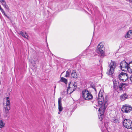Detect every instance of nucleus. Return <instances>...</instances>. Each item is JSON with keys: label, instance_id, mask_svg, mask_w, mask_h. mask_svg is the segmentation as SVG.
I'll return each instance as SVG.
<instances>
[{"label": "nucleus", "instance_id": "f257e3e1", "mask_svg": "<svg viewBox=\"0 0 132 132\" xmlns=\"http://www.w3.org/2000/svg\"><path fill=\"white\" fill-rule=\"evenodd\" d=\"M104 91L103 89H101L98 94V106L100 107L98 110L99 115V119L101 121L103 119L104 112L106 109L107 105V102L108 99V96H105L104 98L103 96Z\"/></svg>", "mask_w": 132, "mask_h": 132}, {"label": "nucleus", "instance_id": "f03ea898", "mask_svg": "<svg viewBox=\"0 0 132 132\" xmlns=\"http://www.w3.org/2000/svg\"><path fill=\"white\" fill-rule=\"evenodd\" d=\"M82 96L84 99L87 100H90L93 98V96L91 93L87 89H85L82 91Z\"/></svg>", "mask_w": 132, "mask_h": 132}, {"label": "nucleus", "instance_id": "7ed1b4c3", "mask_svg": "<svg viewBox=\"0 0 132 132\" xmlns=\"http://www.w3.org/2000/svg\"><path fill=\"white\" fill-rule=\"evenodd\" d=\"M6 104L4 106V108L5 110V116L6 117L9 116V110L10 109V98L8 97H6Z\"/></svg>", "mask_w": 132, "mask_h": 132}, {"label": "nucleus", "instance_id": "20e7f679", "mask_svg": "<svg viewBox=\"0 0 132 132\" xmlns=\"http://www.w3.org/2000/svg\"><path fill=\"white\" fill-rule=\"evenodd\" d=\"M104 45V42H101L98 45L97 48V50L98 51V53L100 54L102 56L104 55L105 47Z\"/></svg>", "mask_w": 132, "mask_h": 132}, {"label": "nucleus", "instance_id": "39448f33", "mask_svg": "<svg viewBox=\"0 0 132 132\" xmlns=\"http://www.w3.org/2000/svg\"><path fill=\"white\" fill-rule=\"evenodd\" d=\"M77 87V86L75 83L74 84L72 82H70L69 84V86L67 89V93L69 94L71 93L75 90Z\"/></svg>", "mask_w": 132, "mask_h": 132}, {"label": "nucleus", "instance_id": "423d86ee", "mask_svg": "<svg viewBox=\"0 0 132 132\" xmlns=\"http://www.w3.org/2000/svg\"><path fill=\"white\" fill-rule=\"evenodd\" d=\"M123 126L127 129H131L132 130V121L130 120L125 119L123 123Z\"/></svg>", "mask_w": 132, "mask_h": 132}, {"label": "nucleus", "instance_id": "0eeeda50", "mask_svg": "<svg viewBox=\"0 0 132 132\" xmlns=\"http://www.w3.org/2000/svg\"><path fill=\"white\" fill-rule=\"evenodd\" d=\"M119 79L122 81H126L128 78V74L126 73L123 72H121L118 76Z\"/></svg>", "mask_w": 132, "mask_h": 132}, {"label": "nucleus", "instance_id": "6e6552de", "mask_svg": "<svg viewBox=\"0 0 132 132\" xmlns=\"http://www.w3.org/2000/svg\"><path fill=\"white\" fill-rule=\"evenodd\" d=\"M132 111V107L129 105H124L121 108V111L123 113H128Z\"/></svg>", "mask_w": 132, "mask_h": 132}, {"label": "nucleus", "instance_id": "1a4fd4ad", "mask_svg": "<svg viewBox=\"0 0 132 132\" xmlns=\"http://www.w3.org/2000/svg\"><path fill=\"white\" fill-rule=\"evenodd\" d=\"M61 100V97H60L59 98L58 100V109L59 111L60 112L62 111L63 109V108L62 106Z\"/></svg>", "mask_w": 132, "mask_h": 132}, {"label": "nucleus", "instance_id": "9d476101", "mask_svg": "<svg viewBox=\"0 0 132 132\" xmlns=\"http://www.w3.org/2000/svg\"><path fill=\"white\" fill-rule=\"evenodd\" d=\"M115 68L114 67H110L109 70L107 72V74L110 76L114 72Z\"/></svg>", "mask_w": 132, "mask_h": 132}, {"label": "nucleus", "instance_id": "9b49d317", "mask_svg": "<svg viewBox=\"0 0 132 132\" xmlns=\"http://www.w3.org/2000/svg\"><path fill=\"white\" fill-rule=\"evenodd\" d=\"M126 84L125 83H121L119 85V89L120 90H124L125 89Z\"/></svg>", "mask_w": 132, "mask_h": 132}, {"label": "nucleus", "instance_id": "f8f14e48", "mask_svg": "<svg viewBox=\"0 0 132 132\" xmlns=\"http://www.w3.org/2000/svg\"><path fill=\"white\" fill-rule=\"evenodd\" d=\"M72 77L74 78H77L78 76V74H77L75 70H73L71 74Z\"/></svg>", "mask_w": 132, "mask_h": 132}, {"label": "nucleus", "instance_id": "ddd939ff", "mask_svg": "<svg viewBox=\"0 0 132 132\" xmlns=\"http://www.w3.org/2000/svg\"><path fill=\"white\" fill-rule=\"evenodd\" d=\"M18 34L19 35H21L22 36L26 38H28V35L26 32H23L22 31H20L18 33Z\"/></svg>", "mask_w": 132, "mask_h": 132}, {"label": "nucleus", "instance_id": "4468645a", "mask_svg": "<svg viewBox=\"0 0 132 132\" xmlns=\"http://www.w3.org/2000/svg\"><path fill=\"white\" fill-rule=\"evenodd\" d=\"M128 97V96L126 94H123L120 96L121 101H123L125 100Z\"/></svg>", "mask_w": 132, "mask_h": 132}, {"label": "nucleus", "instance_id": "2eb2a0df", "mask_svg": "<svg viewBox=\"0 0 132 132\" xmlns=\"http://www.w3.org/2000/svg\"><path fill=\"white\" fill-rule=\"evenodd\" d=\"M132 35V30H129L127 34L125 35V37L126 38H128L130 37V36Z\"/></svg>", "mask_w": 132, "mask_h": 132}, {"label": "nucleus", "instance_id": "dca6fc26", "mask_svg": "<svg viewBox=\"0 0 132 132\" xmlns=\"http://www.w3.org/2000/svg\"><path fill=\"white\" fill-rule=\"evenodd\" d=\"M128 66V63H127L125 61L123 60L121 62L120 64V66Z\"/></svg>", "mask_w": 132, "mask_h": 132}, {"label": "nucleus", "instance_id": "f3484780", "mask_svg": "<svg viewBox=\"0 0 132 132\" xmlns=\"http://www.w3.org/2000/svg\"><path fill=\"white\" fill-rule=\"evenodd\" d=\"M110 66H116L118 65L114 61L111 60L110 62H109Z\"/></svg>", "mask_w": 132, "mask_h": 132}, {"label": "nucleus", "instance_id": "a211bd4d", "mask_svg": "<svg viewBox=\"0 0 132 132\" xmlns=\"http://www.w3.org/2000/svg\"><path fill=\"white\" fill-rule=\"evenodd\" d=\"M0 2L4 7L7 9L8 8V6L6 5V3L4 0H0Z\"/></svg>", "mask_w": 132, "mask_h": 132}, {"label": "nucleus", "instance_id": "6ab92c4d", "mask_svg": "<svg viewBox=\"0 0 132 132\" xmlns=\"http://www.w3.org/2000/svg\"><path fill=\"white\" fill-rule=\"evenodd\" d=\"M122 71H128L127 68L129 67H120Z\"/></svg>", "mask_w": 132, "mask_h": 132}, {"label": "nucleus", "instance_id": "aec40b11", "mask_svg": "<svg viewBox=\"0 0 132 132\" xmlns=\"http://www.w3.org/2000/svg\"><path fill=\"white\" fill-rule=\"evenodd\" d=\"M60 81L64 82L65 84H67V80L64 77H61V78Z\"/></svg>", "mask_w": 132, "mask_h": 132}, {"label": "nucleus", "instance_id": "412c9836", "mask_svg": "<svg viewBox=\"0 0 132 132\" xmlns=\"http://www.w3.org/2000/svg\"><path fill=\"white\" fill-rule=\"evenodd\" d=\"M5 125V123H4L2 120L0 121V128H2L4 127Z\"/></svg>", "mask_w": 132, "mask_h": 132}, {"label": "nucleus", "instance_id": "4be33fe9", "mask_svg": "<svg viewBox=\"0 0 132 132\" xmlns=\"http://www.w3.org/2000/svg\"><path fill=\"white\" fill-rule=\"evenodd\" d=\"M113 122L115 123H117L119 122V120L116 117H114L113 119Z\"/></svg>", "mask_w": 132, "mask_h": 132}, {"label": "nucleus", "instance_id": "5701e85b", "mask_svg": "<svg viewBox=\"0 0 132 132\" xmlns=\"http://www.w3.org/2000/svg\"><path fill=\"white\" fill-rule=\"evenodd\" d=\"M88 52V50H86L82 52V55L83 56H85L87 55Z\"/></svg>", "mask_w": 132, "mask_h": 132}, {"label": "nucleus", "instance_id": "b1692460", "mask_svg": "<svg viewBox=\"0 0 132 132\" xmlns=\"http://www.w3.org/2000/svg\"><path fill=\"white\" fill-rule=\"evenodd\" d=\"M128 71L129 73H132V67H129L127 68Z\"/></svg>", "mask_w": 132, "mask_h": 132}, {"label": "nucleus", "instance_id": "393cba45", "mask_svg": "<svg viewBox=\"0 0 132 132\" xmlns=\"http://www.w3.org/2000/svg\"><path fill=\"white\" fill-rule=\"evenodd\" d=\"M30 62L32 66H34L35 64V61L33 60H31L30 61Z\"/></svg>", "mask_w": 132, "mask_h": 132}, {"label": "nucleus", "instance_id": "a878e982", "mask_svg": "<svg viewBox=\"0 0 132 132\" xmlns=\"http://www.w3.org/2000/svg\"><path fill=\"white\" fill-rule=\"evenodd\" d=\"M70 74V72L69 71H67L66 72V75H65V77H68L69 76Z\"/></svg>", "mask_w": 132, "mask_h": 132}, {"label": "nucleus", "instance_id": "bb28decb", "mask_svg": "<svg viewBox=\"0 0 132 132\" xmlns=\"http://www.w3.org/2000/svg\"><path fill=\"white\" fill-rule=\"evenodd\" d=\"M116 81L114 82L113 81V84H114V87L116 88V87L117 86V83H116Z\"/></svg>", "mask_w": 132, "mask_h": 132}, {"label": "nucleus", "instance_id": "cd10ccee", "mask_svg": "<svg viewBox=\"0 0 132 132\" xmlns=\"http://www.w3.org/2000/svg\"><path fill=\"white\" fill-rule=\"evenodd\" d=\"M91 87L92 88H93L94 89V90H95V91H96V89L95 88V86H94V85H91Z\"/></svg>", "mask_w": 132, "mask_h": 132}, {"label": "nucleus", "instance_id": "c85d7f7f", "mask_svg": "<svg viewBox=\"0 0 132 132\" xmlns=\"http://www.w3.org/2000/svg\"><path fill=\"white\" fill-rule=\"evenodd\" d=\"M132 65V61L130 62L129 63H128V66L129 65Z\"/></svg>", "mask_w": 132, "mask_h": 132}, {"label": "nucleus", "instance_id": "c756f323", "mask_svg": "<svg viewBox=\"0 0 132 132\" xmlns=\"http://www.w3.org/2000/svg\"><path fill=\"white\" fill-rule=\"evenodd\" d=\"M130 79L132 82V75L130 77Z\"/></svg>", "mask_w": 132, "mask_h": 132}, {"label": "nucleus", "instance_id": "7c9ffc66", "mask_svg": "<svg viewBox=\"0 0 132 132\" xmlns=\"http://www.w3.org/2000/svg\"><path fill=\"white\" fill-rule=\"evenodd\" d=\"M0 10L1 12H2V13L3 12H4V11H3V9H0Z\"/></svg>", "mask_w": 132, "mask_h": 132}, {"label": "nucleus", "instance_id": "2f4dec72", "mask_svg": "<svg viewBox=\"0 0 132 132\" xmlns=\"http://www.w3.org/2000/svg\"><path fill=\"white\" fill-rule=\"evenodd\" d=\"M4 15L8 18H9V17L6 14H5Z\"/></svg>", "mask_w": 132, "mask_h": 132}, {"label": "nucleus", "instance_id": "473e14b6", "mask_svg": "<svg viewBox=\"0 0 132 132\" xmlns=\"http://www.w3.org/2000/svg\"><path fill=\"white\" fill-rule=\"evenodd\" d=\"M56 87V86H54V92H55V89Z\"/></svg>", "mask_w": 132, "mask_h": 132}, {"label": "nucleus", "instance_id": "72a5a7b5", "mask_svg": "<svg viewBox=\"0 0 132 132\" xmlns=\"http://www.w3.org/2000/svg\"><path fill=\"white\" fill-rule=\"evenodd\" d=\"M2 13L4 15L6 14L5 12L4 11Z\"/></svg>", "mask_w": 132, "mask_h": 132}, {"label": "nucleus", "instance_id": "f704fd0d", "mask_svg": "<svg viewBox=\"0 0 132 132\" xmlns=\"http://www.w3.org/2000/svg\"><path fill=\"white\" fill-rule=\"evenodd\" d=\"M32 67V68H31L32 69V68H33V67Z\"/></svg>", "mask_w": 132, "mask_h": 132}, {"label": "nucleus", "instance_id": "c9c22d12", "mask_svg": "<svg viewBox=\"0 0 132 132\" xmlns=\"http://www.w3.org/2000/svg\"><path fill=\"white\" fill-rule=\"evenodd\" d=\"M58 114H60V112H58Z\"/></svg>", "mask_w": 132, "mask_h": 132}]
</instances>
